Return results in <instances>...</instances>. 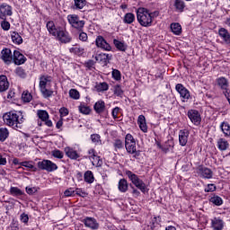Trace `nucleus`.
<instances>
[{"instance_id":"1","label":"nucleus","mask_w":230,"mask_h":230,"mask_svg":"<svg viewBox=\"0 0 230 230\" xmlns=\"http://www.w3.org/2000/svg\"><path fill=\"white\" fill-rule=\"evenodd\" d=\"M3 120L7 127H11L14 130H21L25 119L22 111H11L3 115Z\"/></svg>"},{"instance_id":"2","label":"nucleus","mask_w":230,"mask_h":230,"mask_svg":"<svg viewBox=\"0 0 230 230\" xmlns=\"http://www.w3.org/2000/svg\"><path fill=\"white\" fill-rule=\"evenodd\" d=\"M51 82H53V77L51 75H43L40 77V91L43 98H45L46 100L51 98V96H53V93H55L52 89H50Z\"/></svg>"},{"instance_id":"3","label":"nucleus","mask_w":230,"mask_h":230,"mask_svg":"<svg viewBox=\"0 0 230 230\" xmlns=\"http://www.w3.org/2000/svg\"><path fill=\"white\" fill-rule=\"evenodd\" d=\"M137 20L140 26H143L144 28H150L154 22L150 14V10L145 7H139L137 10Z\"/></svg>"},{"instance_id":"4","label":"nucleus","mask_w":230,"mask_h":230,"mask_svg":"<svg viewBox=\"0 0 230 230\" xmlns=\"http://www.w3.org/2000/svg\"><path fill=\"white\" fill-rule=\"evenodd\" d=\"M125 148L128 154H131L135 159L141 155V151L136 149V139L131 134H127L125 137Z\"/></svg>"},{"instance_id":"5","label":"nucleus","mask_w":230,"mask_h":230,"mask_svg":"<svg viewBox=\"0 0 230 230\" xmlns=\"http://www.w3.org/2000/svg\"><path fill=\"white\" fill-rule=\"evenodd\" d=\"M126 175L137 190H140L142 193H146V184H145L143 180L139 179V176L132 172V171H126Z\"/></svg>"},{"instance_id":"6","label":"nucleus","mask_w":230,"mask_h":230,"mask_svg":"<svg viewBox=\"0 0 230 230\" xmlns=\"http://www.w3.org/2000/svg\"><path fill=\"white\" fill-rule=\"evenodd\" d=\"M67 21L72 28L79 30V31H82V30H84V27L85 26V21L80 20V16H78L77 14L67 15Z\"/></svg>"},{"instance_id":"7","label":"nucleus","mask_w":230,"mask_h":230,"mask_svg":"<svg viewBox=\"0 0 230 230\" xmlns=\"http://www.w3.org/2000/svg\"><path fill=\"white\" fill-rule=\"evenodd\" d=\"M37 166L39 170H45L46 172H51L55 170H58L57 164L51 162V160H42L38 162Z\"/></svg>"},{"instance_id":"8","label":"nucleus","mask_w":230,"mask_h":230,"mask_svg":"<svg viewBox=\"0 0 230 230\" xmlns=\"http://www.w3.org/2000/svg\"><path fill=\"white\" fill-rule=\"evenodd\" d=\"M55 37L62 44H69V42H71L72 40V38L69 35V32H67V31L64 30L62 27L60 28V30L58 31V32Z\"/></svg>"},{"instance_id":"9","label":"nucleus","mask_w":230,"mask_h":230,"mask_svg":"<svg viewBox=\"0 0 230 230\" xmlns=\"http://www.w3.org/2000/svg\"><path fill=\"white\" fill-rule=\"evenodd\" d=\"M12 6L7 4H2L0 5V19L1 21H6V17H12L13 15Z\"/></svg>"},{"instance_id":"10","label":"nucleus","mask_w":230,"mask_h":230,"mask_svg":"<svg viewBox=\"0 0 230 230\" xmlns=\"http://www.w3.org/2000/svg\"><path fill=\"white\" fill-rule=\"evenodd\" d=\"M83 224H84L85 227H88L92 230L100 229V224L94 217H86L82 220Z\"/></svg>"},{"instance_id":"11","label":"nucleus","mask_w":230,"mask_h":230,"mask_svg":"<svg viewBox=\"0 0 230 230\" xmlns=\"http://www.w3.org/2000/svg\"><path fill=\"white\" fill-rule=\"evenodd\" d=\"M189 119H190L193 125H200V113L197 110H190L187 113Z\"/></svg>"},{"instance_id":"12","label":"nucleus","mask_w":230,"mask_h":230,"mask_svg":"<svg viewBox=\"0 0 230 230\" xmlns=\"http://www.w3.org/2000/svg\"><path fill=\"white\" fill-rule=\"evenodd\" d=\"M95 43L97 48H101V49H103L104 51H111V49H112V47H111V44L105 40L103 36H98L95 40Z\"/></svg>"},{"instance_id":"13","label":"nucleus","mask_w":230,"mask_h":230,"mask_svg":"<svg viewBox=\"0 0 230 230\" xmlns=\"http://www.w3.org/2000/svg\"><path fill=\"white\" fill-rule=\"evenodd\" d=\"M197 170L199 175H201L203 179H213V171H211V169L204 165H199Z\"/></svg>"},{"instance_id":"14","label":"nucleus","mask_w":230,"mask_h":230,"mask_svg":"<svg viewBox=\"0 0 230 230\" xmlns=\"http://www.w3.org/2000/svg\"><path fill=\"white\" fill-rule=\"evenodd\" d=\"M175 89L177 93H179L181 98L183 100H190V91L186 89L182 84H177Z\"/></svg>"},{"instance_id":"15","label":"nucleus","mask_w":230,"mask_h":230,"mask_svg":"<svg viewBox=\"0 0 230 230\" xmlns=\"http://www.w3.org/2000/svg\"><path fill=\"white\" fill-rule=\"evenodd\" d=\"M1 58L4 64H12L13 57L12 56V50L10 49H4L1 51Z\"/></svg>"},{"instance_id":"16","label":"nucleus","mask_w":230,"mask_h":230,"mask_svg":"<svg viewBox=\"0 0 230 230\" xmlns=\"http://www.w3.org/2000/svg\"><path fill=\"white\" fill-rule=\"evenodd\" d=\"M13 60L16 66H22V64L26 62V57H24L19 50H14Z\"/></svg>"},{"instance_id":"17","label":"nucleus","mask_w":230,"mask_h":230,"mask_svg":"<svg viewBox=\"0 0 230 230\" xmlns=\"http://www.w3.org/2000/svg\"><path fill=\"white\" fill-rule=\"evenodd\" d=\"M188 137H190V132L186 129H181L179 132V144L181 146H186L188 145Z\"/></svg>"},{"instance_id":"18","label":"nucleus","mask_w":230,"mask_h":230,"mask_svg":"<svg viewBox=\"0 0 230 230\" xmlns=\"http://www.w3.org/2000/svg\"><path fill=\"white\" fill-rule=\"evenodd\" d=\"M46 26L49 33L52 35V37H56V35L58 33V31H60L62 28L60 26L57 27L54 21H49Z\"/></svg>"},{"instance_id":"19","label":"nucleus","mask_w":230,"mask_h":230,"mask_svg":"<svg viewBox=\"0 0 230 230\" xmlns=\"http://www.w3.org/2000/svg\"><path fill=\"white\" fill-rule=\"evenodd\" d=\"M10 87V83L8 82V77L6 75H0V93H4V91H8Z\"/></svg>"},{"instance_id":"20","label":"nucleus","mask_w":230,"mask_h":230,"mask_svg":"<svg viewBox=\"0 0 230 230\" xmlns=\"http://www.w3.org/2000/svg\"><path fill=\"white\" fill-rule=\"evenodd\" d=\"M219 37L224 40L226 44H230V33L226 28H220L218 30Z\"/></svg>"},{"instance_id":"21","label":"nucleus","mask_w":230,"mask_h":230,"mask_svg":"<svg viewBox=\"0 0 230 230\" xmlns=\"http://www.w3.org/2000/svg\"><path fill=\"white\" fill-rule=\"evenodd\" d=\"M212 229L222 230L224 229V221L220 217H215L211 220Z\"/></svg>"},{"instance_id":"22","label":"nucleus","mask_w":230,"mask_h":230,"mask_svg":"<svg viewBox=\"0 0 230 230\" xmlns=\"http://www.w3.org/2000/svg\"><path fill=\"white\" fill-rule=\"evenodd\" d=\"M118 190L120 193H127L128 191V181L126 179H120L118 183Z\"/></svg>"},{"instance_id":"23","label":"nucleus","mask_w":230,"mask_h":230,"mask_svg":"<svg viewBox=\"0 0 230 230\" xmlns=\"http://www.w3.org/2000/svg\"><path fill=\"white\" fill-rule=\"evenodd\" d=\"M89 159L93 160V164L97 161V166H102V160H100V156L96 155V151L94 149L88 150Z\"/></svg>"},{"instance_id":"24","label":"nucleus","mask_w":230,"mask_h":230,"mask_svg":"<svg viewBox=\"0 0 230 230\" xmlns=\"http://www.w3.org/2000/svg\"><path fill=\"white\" fill-rule=\"evenodd\" d=\"M137 123L142 132H148V128L146 127V119L144 117V115L138 116Z\"/></svg>"},{"instance_id":"25","label":"nucleus","mask_w":230,"mask_h":230,"mask_svg":"<svg viewBox=\"0 0 230 230\" xmlns=\"http://www.w3.org/2000/svg\"><path fill=\"white\" fill-rule=\"evenodd\" d=\"M93 109L97 114H102V112H105V102L98 101L93 105Z\"/></svg>"},{"instance_id":"26","label":"nucleus","mask_w":230,"mask_h":230,"mask_svg":"<svg viewBox=\"0 0 230 230\" xmlns=\"http://www.w3.org/2000/svg\"><path fill=\"white\" fill-rule=\"evenodd\" d=\"M217 148L221 150V152L227 150L229 148V142H227L226 138H219L217 140Z\"/></svg>"},{"instance_id":"27","label":"nucleus","mask_w":230,"mask_h":230,"mask_svg":"<svg viewBox=\"0 0 230 230\" xmlns=\"http://www.w3.org/2000/svg\"><path fill=\"white\" fill-rule=\"evenodd\" d=\"M174 8L176 12H180L182 13L184 12V8H186V3H184V0H174Z\"/></svg>"},{"instance_id":"28","label":"nucleus","mask_w":230,"mask_h":230,"mask_svg":"<svg viewBox=\"0 0 230 230\" xmlns=\"http://www.w3.org/2000/svg\"><path fill=\"white\" fill-rule=\"evenodd\" d=\"M65 151L66 155H67V157H69V159L76 160L78 159V157H80V155H78V153L75 151L73 148L66 147Z\"/></svg>"},{"instance_id":"29","label":"nucleus","mask_w":230,"mask_h":230,"mask_svg":"<svg viewBox=\"0 0 230 230\" xmlns=\"http://www.w3.org/2000/svg\"><path fill=\"white\" fill-rule=\"evenodd\" d=\"M84 179V182H87V184H93V182H94V174H93V171H86Z\"/></svg>"},{"instance_id":"30","label":"nucleus","mask_w":230,"mask_h":230,"mask_svg":"<svg viewBox=\"0 0 230 230\" xmlns=\"http://www.w3.org/2000/svg\"><path fill=\"white\" fill-rule=\"evenodd\" d=\"M171 30L174 35H181L182 33V27L179 22L172 23Z\"/></svg>"},{"instance_id":"31","label":"nucleus","mask_w":230,"mask_h":230,"mask_svg":"<svg viewBox=\"0 0 230 230\" xmlns=\"http://www.w3.org/2000/svg\"><path fill=\"white\" fill-rule=\"evenodd\" d=\"M134 21H136V15H134V13H127L124 15L123 22L125 24H132V22H134Z\"/></svg>"},{"instance_id":"32","label":"nucleus","mask_w":230,"mask_h":230,"mask_svg":"<svg viewBox=\"0 0 230 230\" xmlns=\"http://www.w3.org/2000/svg\"><path fill=\"white\" fill-rule=\"evenodd\" d=\"M113 44L115 46V48H117V49H119V51H127V44H125V42L119 41L118 40H113Z\"/></svg>"},{"instance_id":"33","label":"nucleus","mask_w":230,"mask_h":230,"mask_svg":"<svg viewBox=\"0 0 230 230\" xmlns=\"http://www.w3.org/2000/svg\"><path fill=\"white\" fill-rule=\"evenodd\" d=\"M95 89L97 93H103L105 91H109V84L106 82L99 83L95 85Z\"/></svg>"},{"instance_id":"34","label":"nucleus","mask_w":230,"mask_h":230,"mask_svg":"<svg viewBox=\"0 0 230 230\" xmlns=\"http://www.w3.org/2000/svg\"><path fill=\"white\" fill-rule=\"evenodd\" d=\"M85 4H87V0H74V8L75 10H83Z\"/></svg>"},{"instance_id":"35","label":"nucleus","mask_w":230,"mask_h":230,"mask_svg":"<svg viewBox=\"0 0 230 230\" xmlns=\"http://www.w3.org/2000/svg\"><path fill=\"white\" fill-rule=\"evenodd\" d=\"M11 38L14 44H22V37L18 32H12Z\"/></svg>"},{"instance_id":"36","label":"nucleus","mask_w":230,"mask_h":230,"mask_svg":"<svg viewBox=\"0 0 230 230\" xmlns=\"http://www.w3.org/2000/svg\"><path fill=\"white\" fill-rule=\"evenodd\" d=\"M8 128H0V141L4 142L8 138L9 136Z\"/></svg>"},{"instance_id":"37","label":"nucleus","mask_w":230,"mask_h":230,"mask_svg":"<svg viewBox=\"0 0 230 230\" xmlns=\"http://www.w3.org/2000/svg\"><path fill=\"white\" fill-rule=\"evenodd\" d=\"M220 128H221L223 134H225V136H230V126H229V123L222 122L221 125H220Z\"/></svg>"},{"instance_id":"38","label":"nucleus","mask_w":230,"mask_h":230,"mask_svg":"<svg viewBox=\"0 0 230 230\" xmlns=\"http://www.w3.org/2000/svg\"><path fill=\"white\" fill-rule=\"evenodd\" d=\"M209 202H211L215 206H222V204H224V200L219 196H213L212 198H210Z\"/></svg>"},{"instance_id":"39","label":"nucleus","mask_w":230,"mask_h":230,"mask_svg":"<svg viewBox=\"0 0 230 230\" xmlns=\"http://www.w3.org/2000/svg\"><path fill=\"white\" fill-rule=\"evenodd\" d=\"M38 117L40 118V119H41V121H46V119H49V114L44 110L38 111Z\"/></svg>"},{"instance_id":"40","label":"nucleus","mask_w":230,"mask_h":230,"mask_svg":"<svg viewBox=\"0 0 230 230\" xmlns=\"http://www.w3.org/2000/svg\"><path fill=\"white\" fill-rule=\"evenodd\" d=\"M10 193L11 195H13V197H21L22 195H23L22 190H21V189L17 187H11Z\"/></svg>"},{"instance_id":"41","label":"nucleus","mask_w":230,"mask_h":230,"mask_svg":"<svg viewBox=\"0 0 230 230\" xmlns=\"http://www.w3.org/2000/svg\"><path fill=\"white\" fill-rule=\"evenodd\" d=\"M20 166H24L25 168H29L30 170H32V172H37V167H34L33 162H22L20 163Z\"/></svg>"},{"instance_id":"42","label":"nucleus","mask_w":230,"mask_h":230,"mask_svg":"<svg viewBox=\"0 0 230 230\" xmlns=\"http://www.w3.org/2000/svg\"><path fill=\"white\" fill-rule=\"evenodd\" d=\"M113 89H114L113 93H114L115 96H119V98L123 97V89H121V85L116 84L113 87Z\"/></svg>"},{"instance_id":"43","label":"nucleus","mask_w":230,"mask_h":230,"mask_svg":"<svg viewBox=\"0 0 230 230\" xmlns=\"http://www.w3.org/2000/svg\"><path fill=\"white\" fill-rule=\"evenodd\" d=\"M69 96L73 100H80V92H78L76 89H71L69 91Z\"/></svg>"},{"instance_id":"44","label":"nucleus","mask_w":230,"mask_h":230,"mask_svg":"<svg viewBox=\"0 0 230 230\" xmlns=\"http://www.w3.org/2000/svg\"><path fill=\"white\" fill-rule=\"evenodd\" d=\"M51 155L56 159H64V152L56 149L51 152Z\"/></svg>"},{"instance_id":"45","label":"nucleus","mask_w":230,"mask_h":230,"mask_svg":"<svg viewBox=\"0 0 230 230\" xmlns=\"http://www.w3.org/2000/svg\"><path fill=\"white\" fill-rule=\"evenodd\" d=\"M115 150H121L125 146L121 139H115L113 143Z\"/></svg>"},{"instance_id":"46","label":"nucleus","mask_w":230,"mask_h":230,"mask_svg":"<svg viewBox=\"0 0 230 230\" xmlns=\"http://www.w3.org/2000/svg\"><path fill=\"white\" fill-rule=\"evenodd\" d=\"M79 112H81V114H90L91 113V108H89L88 106H85L84 104H81L79 107Z\"/></svg>"},{"instance_id":"47","label":"nucleus","mask_w":230,"mask_h":230,"mask_svg":"<svg viewBox=\"0 0 230 230\" xmlns=\"http://www.w3.org/2000/svg\"><path fill=\"white\" fill-rule=\"evenodd\" d=\"M70 53H74V55H82L84 53V49L79 47H72L69 49Z\"/></svg>"},{"instance_id":"48","label":"nucleus","mask_w":230,"mask_h":230,"mask_svg":"<svg viewBox=\"0 0 230 230\" xmlns=\"http://www.w3.org/2000/svg\"><path fill=\"white\" fill-rule=\"evenodd\" d=\"M33 96H31V93H28V92H24L22 94V99L23 102H25V103H30V101L32 100Z\"/></svg>"},{"instance_id":"49","label":"nucleus","mask_w":230,"mask_h":230,"mask_svg":"<svg viewBox=\"0 0 230 230\" xmlns=\"http://www.w3.org/2000/svg\"><path fill=\"white\" fill-rule=\"evenodd\" d=\"M159 217H154L152 220L151 229L152 230H158L161 227V224H159Z\"/></svg>"},{"instance_id":"50","label":"nucleus","mask_w":230,"mask_h":230,"mask_svg":"<svg viewBox=\"0 0 230 230\" xmlns=\"http://www.w3.org/2000/svg\"><path fill=\"white\" fill-rule=\"evenodd\" d=\"M111 75L112 78H114V80H116L117 82H119V80H121V72H119V70L113 69Z\"/></svg>"},{"instance_id":"51","label":"nucleus","mask_w":230,"mask_h":230,"mask_svg":"<svg viewBox=\"0 0 230 230\" xmlns=\"http://www.w3.org/2000/svg\"><path fill=\"white\" fill-rule=\"evenodd\" d=\"M213 191H217V186L213 183L208 184L205 188V193H211Z\"/></svg>"},{"instance_id":"52","label":"nucleus","mask_w":230,"mask_h":230,"mask_svg":"<svg viewBox=\"0 0 230 230\" xmlns=\"http://www.w3.org/2000/svg\"><path fill=\"white\" fill-rule=\"evenodd\" d=\"M91 140H92L93 143H94L95 145H98L99 143H102L101 137H100V135H98V134L91 135Z\"/></svg>"},{"instance_id":"53","label":"nucleus","mask_w":230,"mask_h":230,"mask_svg":"<svg viewBox=\"0 0 230 230\" xmlns=\"http://www.w3.org/2000/svg\"><path fill=\"white\" fill-rule=\"evenodd\" d=\"M15 73L17 76H20V78H24L26 76V72L22 69V67H17L15 69Z\"/></svg>"},{"instance_id":"54","label":"nucleus","mask_w":230,"mask_h":230,"mask_svg":"<svg viewBox=\"0 0 230 230\" xmlns=\"http://www.w3.org/2000/svg\"><path fill=\"white\" fill-rule=\"evenodd\" d=\"M1 28L4 31H8V30H10V22L6 20H2L1 22Z\"/></svg>"},{"instance_id":"55","label":"nucleus","mask_w":230,"mask_h":230,"mask_svg":"<svg viewBox=\"0 0 230 230\" xmlns=\"http://www.w3.org/2000/svg\"><path fill=\"white\" fill-rule=\"evenodd\" d=\"M20 220L21 222H22V224H28V222L30 221V217H28V214L22 213L20 216Z\"/></svg>"},{"instance_id":"56","label":"nucleus","mask_w":230,"mask_h":230,"mask_svg":"<svg viewBox=\"0 0 230 230\" xmlns=\"http://www.w3.org/2000/svg\"><path fill=\"white\" fill-rule=\"evenodd\" d=\"M95 60L98 62H107L105 53H101L97 56H95Z\"/></svg>"},{"instance_id":"57","label":"nucleus","mask_w":230,"mask_h":230,"mask_svg":"<svg viewBox=\"0 0 230 230\" xmlns=\"http://www.w3.org/2000/svg\"><path fill=\"white\" fill-rule=\"evenodd\" d=\"M119 111H121V109L119 107H115L112 110L111 116H112L113 119H118V114H119Z\"/></svg>"},{"instance_id":"58","label":"nucleus","mask_w":230,"mask_h":230,"mask_svg":"<svg viewBox=\"0 0 230 230\" xmlns=\"http://www.w3.org/2000/svg\"><path fill=\"white\" fill-rule=\"evenodd\" d=\"M25 190L28 195H35V193H37V188L35 187H26Z\"/></svg>"},{"instance_id":"59","label":"nucleus","mask_w":230,"mask_h":230,"mask_svg":"<svg viewBox=\"0 0 230 230\" xmlns=\"http://www.w3.org/2000/svg\"><path fill=\"white\" fill-rule=\"evenodd\" d=\"M59 114L61 118H64V116H67L69 114V110L66 107H62L59 110Z\"/></svg>"},{"instance_id":"60","label":"nucleus","mask_w":230,"mask_h":230,"mask_svg":"<svg viewBox=\"0 0 230 230\" xmlns=\"http://www.w3.org/2000/svg\"><path fill=\"white\" fill-rule=\"evenodd\" d=\"M65 197H73L75 195V190L73 188H69L64 192Z\"/></svg>"},{"instance_id":"61","label":"nucleus","mask_w":230,"mask_h":230,"mask_svg":"<svg viewBox=\"0 0 230 230\" xmlns=\"http://www.w3.org/2000/svg\"><path fill=\"white\" fill-rule=\"evenodd\" d=\"M87 33L85 32H80L79 34V40H82V42H87Z\"/></svg>"},{"instance_id":"62","label":"nucleus","mask_w":230,"mask_h":230,"mask_svg":"<svg viewBox=\"0 0 230 230\" xmlns=\"http://www.w3.org/2000/svg\"><path fill=\"white\" fill-rule=\"evenodd\" d=\"M149 14L151 15V21H154L155 17H159V11L150 12Z\"/></svg>"},{"instance_id":"63","label":"nucleus","mask_w":230,"mask_h":230,"mask_svg":"<svg viewBox=\"0 0 230 230\" xmlns=\"http://www.w3.org/2000/svg\"><path fill=\"white\" fill-rule=\"evenodd\" d=\"M85 66L86 67H88V69H91V67L94 66V60L89 59L88 61L85 62Z\"/></svg>"},{"instance_id":"64","label":"nucleus","mask_w":230,"mask_h":230,"mask_svg":"<svg viewBox=\"0 0 230 230\" xmlns=\"http://www.w3.org/2000/svg\"><path fill=\"white\" fill-rule=\"evenodd\" d=\"M130 187L133 190L132 194L134 195V197H139V195H141V192H139L137 189L134 188V186L132 185H130Z\"/></svg>"}]
</instances>
